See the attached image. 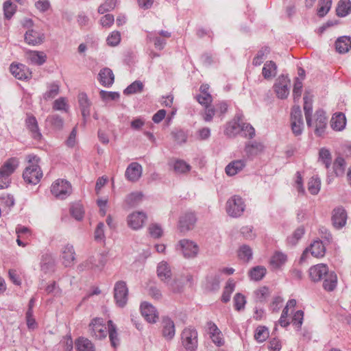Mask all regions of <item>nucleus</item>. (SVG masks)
<instances>
[{"mask_svg":"<svg viewBox=\"0 0 351 351\" xmlns=\"http://www.w3.org/2000/svg\"><path fill=\"white\" fill-rule=\"evenodd\" d=\"M328 271V265L323 263L311 267L308 271L310 278L314 282L321 281L327 275Z\"/></svg>","mask_w":351,"mask_h":351,"instance_id":"18","label":"nucleus"},{"mask_svg":"<svg viewBox=\"0 0 351 351\" xmlns=\"http://www.w3.org/2000/svg\"><path fill=\"white\" fill-rule=\"evenodd\" d=\"M77 98L79 106L82 112V115L83 117L84 123H85L86 121V119L90 115V108L91 106V102L85 93H79Z\"/></svg>","mask_w":351,"mask_h":351,"instance_id":"27","label":"nucleus"},{"mask_svg":"<svg viewBox=\"0 0 351 351\" xmlns=\"http://www.w3.org/2000/svg\"><path fill=\"white\" fill-rule=\"evenodd\" d=\"M305 232L304 228L303 226H300L298 228L293 232L292 237L288 238V241L295 245L304 235Z\"/></svg>","mask_w":351,"mask_h":351,"instance_id":"63","label":"nucleus"},{"mask_svg":"<svg viewBox=\"0 0 351 351\" xmlns=\"http://www.w3.org/2000/svg\"><path fill=\"white\" fill-rule=\"evenodd\" d=\"M290 84V80L286 75H281L276 80L274 89L276 95L280 99H285L289 93V86Z\"/></svg>","mask_w":351,"mask_h":351,"instance_id":"11","label":"nucleus"},{"mask_svg":"<svg viewBox=\"0 0 351 351\" xmlns=\"http://www.w3.org/2000/svg\"><path fill=\"white\" fill-rule=\"evenodd\" d=\"M287 256L280 252H276L271 257L269 264L273 269L280 268L287 261Z\"/></svg>","mask_w":351,"mask_h":351,"instance_id":"39","label":"nucleus"},{"mask_svg":"<svg viewBox=\"0 0 351 351\" xmlns=\"http://www.w3.org/2000/svg\"><path fill=\"white\" fill-rule=\"evenodd\" d=\"M304 111L305 114V118L306 121V124L308 127L312 126V112H313V105H312V98L308 97L307 95V93H305L304 96Z\"/></svg>","mask_w":351,"mask_h":351,"instance_id":"38","label":"nucleus"},{"mask_svg":"<svg viewBox=\"0 0 351 351\" xmlns=\"http://www.w3.org/2000/svg\"><path fill=\"white\" fill-rule=\"evenodd\" d=\"M319 8L317 10V15L319 17H324L330 10L332 0H319Z\"/></svg>","mask_w":351,"mask_h":351,"instance_id":"55","label":"nucleus"},{"mask_svg":"<svg viewBox=\"0 0 351 351\" xmlns=\"http://www.w3.org/2000/svg\"><path fill=\"white\" fill-rule=\"evenodd\" d=\"M89 328L91 335L97 339H101L107 335V328L101 318L93 319L89 324Z\"/></svg>","mask_w":351,"mask_h":351,"instance_id":"13","label":"nucleus"},{"mask_svg":"<svg viewBox=\"0 0 351 351\" xmlns=\"http://www.w3.org/2000/svg\"><path fill=\"white\" fill-rule=\"evenodd\" d=\"M114 299L115 304L120 308H123L128 302L129 290L127 284L123 280L117 281L114 287Z\"/></svg>","mask_w":351,"mask_h":351,"instance_id":"4","label":"nucleus"},{"mask_svg":"<svg viewBox=\"0 0 351 351\" xmlns=\"http://www.w3.org/2000/svg\"><path fill=\"white\" fill-rule=\"evenodd\" d=\"M121 41V34L119 32H112L107 38V43L108 45L117 46Z\"/></svg>","mask_w":351,"mask_h":351,"instance_id":"64","label":"nucleus"},{"mask_svg":"<svg viewBox=\"0 0 351 351\" xmlns=\"http://www.w3.org/2000/svg\"><path fill=\"white\" fill-rule=\"evenodd\" d=\"M263 146L262 144L253 142L245 145V152L248 156H252L258 154V152L263 150Z\"/></svg>","mask_w":351,"mask_h":351,"instance_id":"50","label":"nucleus"},{"mask_svg":"<svg viewBox=\"0 0 351 351\" xmlns=\"http://www.w3.org/2000/svg\"><path fill=\"white\" fill-rule=\"evenodd\" d=\"M176 333L173 321L169 317H165L162 319V335L167 341L173 339Z\"/></svg>","mask_w":351,"mask_h":351,"instance_id":"26","label":"nucleus"},{"mask_svg":"<svg viewBox=\"0 0 351 351\" xmlns=\"http://www.w3.org/2000/svg\"><path fill=\"white\" fill-rule=\"evenodd\" d=\"M99 96L104 101H114L119 98V93L118 92H111L101 90L99 92Z\"/></svg>","mask_w":351,"mask_h":351,"instance_id":"62","label":"nucleus"},{"mask_svg":"<svg viewBox=\"0 0 351 351\" xmlns=\"http://www.w3.org/2000/svg\"><path fill=\"white\" fill-rule=\"evenodd\" d=\"M179 245L186 258H193L197 256L199 252V247L197 243L189 239H182L179 241Z\"/></svg>","mask_w":351,"mask_h":351,"instance_id":"16","label":"nucleus"},{"mask_svg":"<svg viewBox=\"0 0 351 351\" xmlns=\"http://www.w3.org/2000/svg\"><path fill=\"white\" fill-rule=\"evenodd\" d=\"M46 123L54 130H60L64 125V120L58 114L49 115L46 119Z\"/></svg>","mask_w":351,"mask_h":351,"instance_id":"42","label":"nucleus"},{"mask_svg":"<svg viewBox=\"0 0 351 351\" xmlns=\"http://www.w3.org/2000/svg\"><path fill=\"white\" fill-rule=\"evenodd\" d=\"M277 65L272 61H267L263 67L262 75L265 80H271L277 74Z\"/></svg>","mask_w":351,"mask_h":351,"instance_id":"36","label":"nucleus"},{"mask_svg":"<svg viewBox=\"0 0 351 351\" xmlns=\"http://www.w3.org/2000/svg\"><path fill=\"white\" fill-rule=\"evenodd\" d=\"M267 272L264 266H256L252 267L249 271V276L251 280L259 281L263 278Z\"/></svg>","mask_w":351,"mask_h":351,"instance_id":"43","label":"nucleus"},{"mask_svg":"<svg viewBox=\"0 0 351 351\" xmlns=\"http://www.w3.org/2000/svg\"><path fill=\"white\" fill-rule=\"evenodd\" d=\"M171 36V33L168 31H152L147 33L146 39L147 42L152 43L156 49L162 50L167 44V39Z\"/></svg>","mask_w":351,"mask_h":351,"instance_id":"3","label":"nucleus"},{"mask_svg":"<svg viewBox=\"0 0 351 351\" xmlns=\"http://www.w3.org/2000/svg\"><path fill=\"white\" fill-rule=\"evenodd\" d=\"M61 258L62 264L66 267H71L75 264V252L73 245L67 243L62 247Z\"/></svg>","mask_w":351,"mask_h":351,"instance_id":"17","label":"nucleus"},{"mask_svg":"<svg viewBox=\"0 0 351 351\" xmlns=\"http://www.w3.org/2000/svg\"><path fill=\"white\" fill-rule=\"evenodd\" d=\"M40 270L45 274L51 273L55 271L56 263L52 254L46 252L40 257Z\"/></svg>","mask_w":351,"mask_h":351,"instance_id":"22","label":"nucleus"},{"mask_svg":"<svg viewBox=\"0 0 351 351\" xmlns=\"http://www.w3.org/2000/svg\"><path fill=\"white\" fill-rule=\"evenodd\" d=\"M181 342L186 351H195L197 348V332L193 328H186L181 333Z\"/></svg>","mask_w":351,"mask_h":351,"instance_id":"2","label":"nucleus"},{"mask_svg":"<svg viewBox=\"0 0 351 351\" xmlns=\"http://www.w3.org/2000/svg\"><path fill=\"white\" fill-rule=\"evenodd\" d=\"M241 132L243 136L248 138H252L255 136L254 128L250 123H245L243 120L241 125Z\"/></svg>","mask_w":351,"mask_h":351,"instance_id":"57","label":"nucleus"},{"mask_svg":"<svg viewBox=\"0 0 351 351\" xmlns=\"http://www.w3.org/2000/svg\"><path fill=\"white\" fill-rule=\"evenodd\" d=\"M142 315L149 323H156L158 319V313L156 308L148 302H143L141 304Z\"/></svg>","mask_w":351,"mask_h":351,"instance_id":"20","label":"nucleus"},{"mask_svg":"<svg viewBox=\"0 0 351 351\" xmlns=\"http://www.w3.org/2000/svg\"><path fill=\"white\" fill-rule=\"evenodd\" d=\"M60 91V86L56 82H53L47 85V90L43 94V99L45 100L51 99L57 96Z\"/></svg>","mask_w":351,"mask_h":351,"instance_id":"45","label":"nucleus"},{"mask_svg":"<svg viewBox=\"0 0 351 351\" xmlns=\"http://www.w3.org/2000/svg\"><path fill=\"white\" fill-rule=\"evenodd\" d=\"M291 127L295 136L302 134L304 130V121L301 109L299 106H294L291 112Z\"/></svg>","mask_w":351,"mask_h":351,"instance_id":"7","label":"nucleus"},{"mask_svg":"<svg viewBox=\"0 0 351 351\" xmlns=\"http://www.w3.org/2000/svg\"><path fill=\"white\" fill-rule=\"evenodd\" d=\"M143 199V193L141 192H134L127 195L125 202L130 207L137 206Z\"/></svg>","mask_w":351,"mask_h":351,"instance_id":"44","label":"nucleus"},{"mask_svg":"<svg viewBox=\"0 0 351 351\" xmlns=\"http://www.w3.org/2000/svg\"><path fill=\"white\" fill-rule=\"evenodd\" d=\"M321 186L319 178L312 177L308 183V190L311 195H317Z\"/></svg>","mask_w":351,"mask_h":351,"instance_id":"54","label":"nucleus"},{"mask_svg":"<svg viewBox=\"0 0 351 351\" xmlns=\"http://www.w3.org/2000/svg\"><path fill=\"white\" fill-rule=\"evenodd\" d=\"M10 71L16 79L20 80H26L32 77V71L26 65L23 64H11Z\"/></svg>","mask_w":351,"mask_h":351,"instance_id":"14","label":"nucleus"},{"mask_svg":"<svg viewBox=\"0 0 351 351\" xmlns=\"http://www.w3.org/2000/svg\"><path fill=\"white\" fill-rule=\"evenodd\" d=\"M98 80L103 86L110 87L114 82V75L112 71L108 67L101 69L99 73Z\"/></svg>","mask_w":351,"mask_h":351,"instance_id":"28","label":"nucleus"},{"mask_svg":"<svg viewBox=\"0 0 351 351\" xmlns=\"http://www.w3.org/2000/svg\"><path fill=\"white\" fill-rule=\"evenodd\" d=\"M29 165L27 166L23 173V178L27 184L36 185L43 178V171L38 165L40 158L36 155L29 154L27 156Z\"/></svg>","mask_w":351,"mask_h":351,"instance_id":"1","label":"nucleus"},{"mask_svg":"<svg viewBox=\"0 0 351 351\" xmlns=\"http://www.w3.org/2000/svg\"><path fill=\"white\" fill-rule=\"evenodd\" d=\"M302 82L298 77H295L293 89V99L295 101H298L300 99L302 95Z\"/></svg>","mask_w":351,"mask_h":351,"instance_id":"60","label":"nucleus"},{"mask_svg":"<svg viewBox=\"0 0 351 351\" xmlns=\"http://www.w3.org/2000/svg\"><path fill=\"white\" fill-rule=\"evenodd\" d=\"M147 215L143 212H134L128 217V224L134 230H138L143 226Z\"/></svg>","mask_w":351,"mask_h":351,"instance_id":"25","label":"nucleus"},{"mask_svg":"<svg viewBox=\"0 0 351 351\" xmlns=\"http://www.w3.org/2000/svg\"><path fill=\"white\" fill-rule=\"evenodd\" d=\"M69 106L64 97H60L56 99L53 104V109L55 110H63L67 112Z\"/></svg>","mask_w":351,"mask_h":351,"instance_id":"61","label":"nucleus"},{"mask_svg":"<svg viewBox=\"0 0 351 351\" xmlns=\"http://www.w3.org/2000/svg\"><path fill=\"white\" fill-rule=\"evenodd\" d=\"M142 172V166L138 162H133L127 167L125 176L128 180L135 182L141 177Z\"/></svg>","mask_w":351,"mask_h":351,"instance_id":"23","label":"nucleus"},{"mask_svg":"<svg viewBox=\"0 0 351 351\" xmlns=\"http://www.w3.org/2000/svg\"><path fill=\"white\" fill-rule=\"evenodd\" d=\"M70 212L71 215L78 221L82 220L84 217V211L81 204L73 205L70 208Z\"/></svg>","mask_w":351,"mask_h":351,"instance_id":"58","label":"nucleus"},{"mask_svg":"<svg viewBox=\"0 0 351 351\" xmlns=\"http://www.w3.org/2000/svg\"><path fill=\"white\" fill-rule=\"evenodd\" d=\"M28 62L36 65H43L47 60V56L43 51L29 50L25 52Z\"/></svg>","mask_w":351,"mask_h":351,"instance_id":"29","label":"nucleus"},{"mask_svg":"<svg viewBox=\"0 0 351 351\" xmlns=\"http://www.w3.org/2000/svg\"><path fill=\"white\" fill-rule=\"evenodd\" d=\"M243 119V113L240 111L237 112L234 119L226 124L224 134L229 138L235 137L241 132V125Z\"/></svg>","mask_w":351,"mask_h":351,"instance_id":"8","label":"nucleus"},{"mask_svg":"<svg viewBox=\"0 0 351 351\" xmlns=\"http://www.w3.org/2000/svg\"><path fill=\"white\" fill-rule=\"evenodd\" d=\"M157 276L161 281L167 283L169 287V289L174 293L178 292L179 289H176L173 287V283L169 284V280L171 279L172 273L169 265L165 262H160L157 267Z\"/></svg>","mask_w":351,"mask_h":351,"instance_id":"9","label":"nucleus"},{"mask_svg":"<svg viewBox=\"0 0 351 351\" xmlns=\"http://www.w3.org/2000/svg\"><path fill=\"white\" fill-rule=\"evenodd\" d=\"M197 221V218L194 213L187 212L180 216L178 228L182 232H186L192 230Z\"/></svg>","mask_w":351,"mask_h":351,"instance_id":"12","label":"nucleus"},{"mask_svg":"<svg viewBox=\"0 0 351 351\" xmlns=\"http://www.w3.org/2000/svg\"><path fill=\"white\" fill-rule=\"evenodd\" d=\"M351 12L350 0H340L338 2L336 13L338 16L345 17Z\"/></svg>","mask_w":351,"mask_h":351,"instance_id":"41","label":"nucleus"},{"mask_svg":"<svg viewBox=\"0 0 351 351\" xmlns=\"http://www.w3.org/2000/svg\"><path fill=\"white\" fill-rule=\"evenodd\" d=\"M25 123L32 138L35 141H40L43 139V134L40 132L36 117L32 114H27Z\"/></svg>","mask_w":351,"mask_h":351,"instance_id":"10","label":"nucleus"},{"mask_svg":"<svg viewBox=\"0 0 351 351\" xmlns=\"http://www.w3.org/2000/svg\"><path fill=\"white\" fill-rule=\"evenodd\" d=\"M19 166V161L16 158L7 160L0 167V174L10 178Z\"/></svg>","mask_w":351,"mask_h":351,"instance_id":"32","label":"nucleus"},{"mask_svg":"<svg viewBox=\"0 0 351 351\" xmlns=\"http://www.w3.org/2000/svg\"><path fill=\"white\" fill-rule=\"evenodd\" d=\"M310 251L312 256L316 258H321L325 255L326 247L320 240L314 241L309 247L306 248L301 256V260L305 258L308 252Z\"/></svg>","mask_w":351,"mask_h":351,"instance_id":"19","label":"nucleus"},{"mask_svg":"<svg viewBox=\"0 0 351 351\" xmlns=\"http://www.w3.org/2000/svg\"><path fill=\"white\" fill-rule=\"evenodd\" d=\"M45 38V34L40 31L34 29H29L24 35L25 42L32 46H36L44 43Z\"/></svg>","mask_w":351,"mask_h":351,"instance_id":"15","label":"nucleus"},{"mask_svg":"<svg viewBox=\"0 0 351 351\" xmlns=\"http://www.w3.org/2000/svg\"><path fill=\"white\" fill-rule=\"evenodd\" d=\"M107 261V257L104 254H98L92 256L84 263L85 267L88 269L102 268Z\"/></svg>","mask_w":351,"mask_h":351,"instance_id":"30","label":"nucleus"},{"mask_svg":"<svg viewBox=\"0 0 351 351\" xmlns=\"http://www.w3.org/2000/svg\"><path fill=\"white\" fill-rule=\"evenodd\" d=\"M319 160L325 165L326 169H328L332 161L330 151L326 148H322L319 152Z\"/></svg>","mask_w":351,"mask_h":351,"instance_id":"52","label":"nucleus"},{"mask_svg":"<svg viewBox=\"0 0 351 351\" xmlns=\"http://www.w3.org/2000/svg\"><path fill=\"white\" fill-rule=\"evenodd\" d=\"M335 49L339 53H345L351 49V37L343 36L335 41Z\"/></svg>","mask_w":351,"mask_h":351,"instance_id":"34","label":"nucleus"},{"mask_svg":"<svg viewBox=\"0 0 351 351\" xmlns=\"http://www.w3.org/2000/svg\"><path fill=\"white\" fill-rule=\"evenodd\" d=\"M51 192L56 197L64 199L71 195L72 187L67 180L58 179L52 184Z\"/></svg>","mask_w":351,"mask_h":351,"instance_id":"5","label":"nucleus"},{"mask_svg":"<svg viewBox=\"0 0 351 351\" xmlns=\"http://www.w3.org/2000/svg\"><path fill=\"white\" fill-rule=\"evenodd\" d=\"M246 304L245 297L240 293H237L234 297V306L235 310L240 311L245 308Z\"/></svg>","mask_w":351,"mask_h":351,"instance_id":"59","label":"nucleus"},{"mask_svg":"<svg viewBox=\"0 0 351 351\" xmlns=\"http://www.w3.org/2000/svg\"><path fill=\"white\" fill-rule=\"evenodd\" d=\"M143 84L141 81L136 80L123 90V94L129 95L137 93H141L143 90Z\"/></svg>","mask_w":351,"mask_h":351,"instance_id":"47","label":"nucleus"},{"mask_svg":"<svg viewBox=\"0 0 351 351\" xmlns=\"http://www.w3.org/2000/svg\"><path fill=\"white\" fill-rule=\"evenodd\" d=\"M75 345L77 351H95V348L92 342L82 337L75 340Z\"/></svg>","mask_w":351,"mask_h":351,"instance_id":"40","label":"nucleus"},{"mask_svg":"<svg viewBox=\"0 0 351 351\" xmlns=\"http://www.w3.org/2000/svg\"><path fill=\"white\" fill-rule=\"evenodd\" d=\"M245 204L239 195H233L226 202V212L232 217H240L245 210Z\"/></svg>","mask_w":351,"mask_h":351,"instance_id":"6","label":"nucleus"},{"mask_svg":"<svg viewBox=\"0 0 351 351\" xmlns=\"http://www.w3.org/2000/svg\"><path fill=\"white\" fill-rule=\"evenodd\" d=\"M346 162L343 158L341 156H338L334 163H333V169L334 172L337 176H342L345 172Z\"/></svg>","mask_w":351,"mask_h":351,"instance_id":"46","label":"nucleus"},{"mask_svg":"<svg viewBox=\"0 0 351 351\" xmlns=\"http://www.w3.org/2000/svg\"><path fill=\"white\" fill-rule=\"evenodd\" d=\"M268 337L269 330L267 327L262 326L257 327L254 334V338L258 342L262 343L265 341Z\"/></svg>","mask_w":351,"mask_h":351,"instance_id":"53","label":"nucleus"},{"mask_svg":"<svg viewBox=\"0 0 351 351\" xmlns=\"http://www.w3.org/2000/svg\"><path fill=\"white\" fill-rule=\"evenodd\" d=\"M322 280H323L322 287L325 291L331 292L336 289L337 285V276L335 271H329Z\"/></svg>","mask_w":351,"mask_h":351,"instance_id":"31","label":"nucleus"},{"mask_svg":"<svg viewBox=\"0 0 351 351\" xmlns=\"http://www.w3.org/2000/svg\"><path fill=\"white\" fill-rule=\"evenodd\" d=\"M270 53V48L267 46L262 47L253 59V65L257 66L263 63L264 58Z\"/></svg>","mask_w":351,"mask_h":351,"instance_id":"48","label":"nucleus"},{"mask_svg":"<svg viewBox=\"0 0 351 351\" xmlns=\"http://www.w3.org/2000/svg\"><path fill=\"white\" fill-rule=\"evenodd\" d=\"M173 170L176 173H186L191 170V166L183 160L178 159L173 163Z\"/></svg>","mask_w":351,"mask_h":351,"instance_id":"49","label":"nucleus"},{"mask_svg":"<svg viewBox=\"0 0 351 351\" xmlns=\"http://www.w3.org/2000/svg\"><path fill=\"white\" fill-rule=\"evenodd\" d=\"M315 117V134L318 136H321L325 132L327 124V117L325 112L322 109L316 110Z\"/></svg>","mask_w":351,"mask_h":351,"instance_id":"24","label":"nucleus"},{"mask_svg":"<svg viewBox=\"0 0 351 351\" xmlns=\"http://www.w3.org/2000/svg\"><path fill=\"white\" fill-rule=\"evenodd\" d=\"M332 222L335 228L340 229L343 228L347 221V213L342 206L335 208L332 210Z\"/></svg>","mask_w":351,"mask_h":351,"instance_id":"21","label":"nucleus"},{"mask_svg":"<svg viewBox=\"0 0 351 351\" xmlns=\"http://www.w3.org/2000/svg\"><path fill=\"white\" fill-rule=\"evenodd\" d=\"M108 332L111 346L116 348L120 344V339L119 338L117 326L112 320L108 321Z\"/></svg>","mask_w":351,"mask_h":351,"instance_id":"35","label":"nucleus"},{"mask_svg":"<svg viewBox=\"0 0 351 351\" xmlns=\"http://www.w3.org/2000/svg\"><path fill=\"white\" fill-rule=\"evenodd\" d=\"M346 125V118L343 112L335 113L330 121V126L335 131L343 130Z\"/></svg>","mask_w":351,"mask_h":351,"instance_id":"33","label":"nucleus"},{"mask_svg":"<svg viewBox=\"0 0 351 351\" xmlns=\"http://www.w3.org/2000/svg\"><path fill=\"white\" fill-rule=\"evenodd\" d=\"M245 166L243 160H237L230 162L225 169L228 176H232L240 172Z\"/></svg>","mask_w":351,"mask_h":351,"instance_id":"37","label":"nucleus"},{"mask_svg":"<svg viewBox=\"0 0 351 351\" xmlns=\"http://www.w3.org/2000/svg\"><path fill=\"white\" fill-rule=\"evenodd\" d=\"M16 6L10 0L3 3V13L5 18L10 20L16 12Z\"/></svg>","mask_w":351,"mask_h":351,"instance_id":"56","label":"nucleus"},{"mask_svg":"<svg viewBox=\"0 0 351 351\" xmlns=\"http://www.w3.org/2000/svg\"><path fill=\"white\" fill-rule=\"evenodd\" d=\"M238 256L241 260L249 262L252 258V250L250 246L243 245L240 247Z\"/></svg>","mask_w":351,"mask_h":351,"instance_id":"51","label":"nucleus"}]
</instances>
